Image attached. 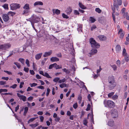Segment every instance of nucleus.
Returning <instances> with one entry per match:
<instances>
[{"label": "nucleus", "instance_id": "nucleus-1", "mask_svg": "<svg viewBox=\"0 0 129 129\" xmlns=\"http://www.w3.org/2000/svg\"><path fill=\"white\" fill-rule=\"evenodd\" d=\"M40 19V18L39 17L34 14L29 19V21L31 22L33 28L36 32L37 31V30L35 27L34 23L38 22Z\"/></svg>", "mask_w": 129, "mask_h": 129}, {"label": "nucleus", "instance_id": "nucleus-2", "mask_svg": "<svg viewBox=\"0 0 129 129\" xmlns=\"http://www.w3.org/2000/svg\"><path fill=\"white\" fill-rule=\"evenodd\" d=\"M108 81L109 83L108 86L109 89L111 90L113 89L116 86L114 77L112 76H109Z\"/></svg>", "mask_w": 129, "mask_h": 129}, {"label": "nucleus", "instance_id": "nucleus-3", "mask_svg": "<svg viewBox=\"0 0 129 129\" xmlns=\"http://www.w3.org/2000/svg\"><path fill=\"white\" fill-rule=\"evenodd\" d=\"M104 104L105 107H108L112 108L115 106V103L112 101L110 100H105L104 101Z\"/></svg>", "mask_w": 129, "mask_h": 129}, {"label": "nucleus", "instance_id": "nucleus-4", "mask_svg": "<svg viewBox=\"0 0 129 129\" xmlns=\"http://www.w3.org/2000/svg\"><path fill=\"white\" fill-rule=\"evenodd\" d=\"M89 41L92 47L97 48L100 47V45L93 38H90L89 40Z\"/></svg>", "mask_w": 129, "mask_h": 129}, {"label": "nucleus", "instance_id": "nucleus-5", "mask_svg": "<svg viewBox=\"0 0 129 129\" xmlns=\"http://www.w3.org/2000/svg\"><path fill=\"white\" fill-rule=\"evenodd\" d=\"M10 9L12 10H16L20 7V5L17 3L11 4L10 5Z\"/></svg>", "mask_w": 129, "mask_h": 129}, {"label": "nucleus", "instance_id": "nucleus-6", "mask_svg": "<svg viewBox=\"0 0 129 129\" xmlns=\"http://www.w3.org/2000/svg\"><path fill=\"white\" fill-rule=\"evenodd\" d=\"M24 9L23 11V14H26L28 13L29 12V4H26L23 7Z\"/></svg>", "mask_w": 129, "mask_h": 129}, {"label": "nucleus", "instance_id": "nucleus-7", "mask_svg": "<svg viewBox=\"0 0 129 129\" xmlns=\"http://www.w3.org/2000/svg\"><path fill=\"white\" fill-rule=\"evenodd\" d=\"M111 114L114 118H116L118 116V113L116 110L113 109L112 110Z\"/></svg>", "mask_w": 129, "mask_h": 129}, {"label": "nucleus", "instance_id": "nucleus-8", "mask_svg": "<svg viewBox=\"0 0 129 129\" xmlns=\"http://www.w3.org/2000/svg\"><path fill=\"white\" fill-rule=\"evenodd\" d=\"M39 72L40 74L42 75L45 77H46L47 78H51V77L49 75V74L45 72L44 73L42 71H40Z\"/></svg>", "mask_w": 129, "mask_h": 129}, {"label": "nucleus", "instance_id": "nucleus-9", "mask_svg": "<svg viewBox=\"0 0 129 129\" xmlns=\"http://www.w3.org/2000/svg\"><path fill=\"white\" fill-rule=\"evenodd\" d=\"M17 95L20 99H22L24 102L26 101V98L25 96L21 95L19 93H17Z\"/></svg>", "mask_w": 129, "mask_h": 129}, {"label": "nucleus", "instance_id": "nucleus-10", "mask_svg": "<svg viewBox=\"0 0 129 129\" xmlns=\"http://www.w3.org/2000/svg\"><path fill=\"white\" fill-rule=\"evenodd\" d=\"M3 18L5 21L7 22L9 20V17L8 15L5 14L3 16Z\"/></svg>", "mask_w": 129, "mask_h": 129}, {"label": "nucleus", "instance_id": "nucleus-11", "mask_svg": "<svg viewBox=\"0 0 129 129\" xmlns=\"http://www.w3.org/2000/svg\"><path fill=\"white\" fill-rule=\"evenodd\" d=\"M52 12L53 15L56 14L57 15H58L60 14V11L57 9H53L52 10Z\"/></svg>", "mask_w": 129, "mask_h": 129}, {"label": "nucleus", "instance_id": "nucleus-12", "mask_svg": "<svg viewBox=\"0 0 129 129\" xmlns=\"http://www.w3.org/2000/svg\"><path fill=\"white\" fill-rule=\"evenodd\" d=\"M52 51L51 50H50L49 52H45L44 54L43 55L44 57H46L50 55L52 53Z\"/></svg>", "mask_w": 129, "mask_h": 129}, {"label": "nucleus", "instance_id": "nucleus-13", "mask_svg": "<svg viewBox=\"0 0 129 129\" xmlns=\"http://www.w3.org/2000/svg\"><path fill=\"white\" fill-rule=\"evenodd\" d=\"M59 59L55 57H53L50 58V60L52 62L57 61H59Z\"/></svg>", "mask_w": 129, "mask_h": 129}, {"label": "nucleus", "instance_id": "nucleus-14", "mask_svg": "<svg viewBox=\"0 0 129 129\" xmlns=\"http://www.w3.org/2000/svg\"><path fill=\"white\" fill-rule=\"evenodd\" d=\"M98 52L97 50L96 49H92L90 53L89 54L91 55H93L97 53Z\"/></svg>", "mask_w": 129, "mask_h": 129}, {"label": "nucleus", "instance_id": "nucleus-15", "mask_svg": "<svg viewBox=\"0 0 129 129\" xmlns=\"http://www.w3.org/2000/svg\"><path fill=\"white\" fill-rule=\"evenodd\" d=\"M118 34L120 35V37L122 39L123 38L124 34L122 33V30L121 29L118 31Z\"/></svg>", "mask_w": 129, "mask_h": 129}, {"label": "nucleus", "instance_id": "nucleus-16", "mask_svg": "<svg viewBox=\"0 0 129 129\" xmlns=\"http://www.w3.org/2000/svg\"><path fill=\"white\" fill-rule=\"evenodd\" d=\"M78 5L79 7L82 9H85L86 8V7L81 2H79Z\"/></svg>", "mask_w": 129, "mask_h": 129}, {"label": "nucleus", "instance_id": "nucleus-17", "mask_svg": "<svg viewBox=\"0 0 129 129\" xmlns=\"http://www.w3.org/2000/svg\"><path fill=\"white\" fill-rule=\"evenodd\" d=\"M98 38L101 41H104L106 39V37L103 35L99 36H98Z\"/></svg>", "mask_w": 129, "mask_h": 129}, {"label": "nucleus", "instance_id": "nucleus-18", "mask_svg": "<svg viewBox=\"0 0 129 129\" xmlns=\"http://www.w3.org/2000/svg\"><path fill=\"white\" fill-rule=\"evenodd\" d=\"M34 5L35 6H36L38 5H43V3L41 1H37L35 2L34 4Z\"/></svg>", "mask_w": 129, "mask_h": 129}, {"label": "nucleus", "instance_id": "nucleus-19", "mask_svg": "<svg viewBox=\"0 0 129 129\" xmlns=\"http://www.w3.org/2000/svg\"><path fill=\"white\" fill-rule=\"evenodd\" d=\"M72 11V9L70 7H69L67 8L66 11L68 14H70L71 13Z\"/></svg>", "mask_w": 129, "mask_h": 129}, {"label": "nucleus", "instance_id": "nucleus-20", "mask_svg": "<svg viewBox=\"0 0 129 129\" xmlns=\"http://www.w3.org/2000/svg\"><path fill=\"white\" fill-rule=\"evenodd\" d=\"M42 53H40L37 54L35 56V58L36 59L38 60L41 57Z\"/></svg>", "mask_w": 129, "mask_h": 129}, {"label": "nucleus", "instance_id": "nucleus-21", "mask_svg": "<svg viewBox=\"0 0 129 129\" xmlns=\"http://www.w3.org/2000/svg\"><path fill=\"white\" fill-rule=\"evenodd\" d=\"M4 46V49L9 48L11 47V45L9 44H7L3 45Z\"/></svg>", "mask_w": 129, "mask_h": 129}, {"label": "nucleus", "instance_id": "nucleus-22", "mask_svg": "<svg viewBox=\"0 0 129 129\" xmlns=\"http://www.w3.org/2000/svg\"><path fill=\"white\" fill-rule=\"evenodd\" d=\"M115 8L114 7V8H112V10L113 11V13L112 14V17L113 21H114V22H115V15L114 14L115 13Z\"/></svg>", "mask_w": 129, "mask_h": 129}, {"label": "nucleus", "instance_id": "nucleus-23", "mask_svg": "<svg viewBox=\"0 0 129 129\" xmlns=\"http://www.w3.org/2000/svg\"><path fill=\"white\" fill-rule=\"evenodd\" d=\"M116 51L118 52L121 50V47L119 45H117L116 47Z\"/></svg>", "mask_w": 129, "mask_h": 129}, {"label": "nucleus", "instance_id": "nucleus-24", "mask_svg": "<svg viewBox=\"0 0 129 129\" xmlns=\"http://www.w3.org/2000/svg\"><path fill=\"white\" fill-rule=\"evenodd\" d=\"M82 24L78 25V27L77 28V30L78 31H82Z\"/></svg>", "mask_w": 129, "mask_h": 129}, {"label": "nucleus", "instance_id": "nucleus-25", "mask_svg": "<svg viewBox=\"0 0 129 129\" xmlns=\"http://www.w3.org/2000/svg\"><path fill=\"white\" fill-rule=\"evenodd\" d=\"M42 9H40L39 8H36L35 10V11L36 12L42 13L43 12L41 11Z\"/></svg>", "mask_w": 129, "mask_h": 129}, {"label": "nucleus", "instance_id": "nucleus-26", "mask_svg": "<svg viewBox=\"0 0 129 129\" xmlns=\"http://www.w3.org/2000/svg\"><path fill=\"white\" fill-rule=\"evenodd\" d=\"M108 125L109 126H113L114 125V121H109L108 123Z\"/></svg>", "mask_w": 129, "mask_h": 129}, {"label": "nucleus", "instance_id": "nucleus-27", "mask_svg": "<svg viewBox=\"0 0 129 129\" xmlns=\"http://www.w3.org/2000/svg\"><path fill=\"white\" fill-rule=\"evenodd\" d=\"M2 7H3V8L5 9L8 10L9 9L8 5L7 4H5L4 5H3Z\"/></svg>", "mask_w": 129, "mask_h": 129}, {"label": "nucleus", "instance_id": "nucleus-28", "mask_svg": "<svg viewBox=\"0 0 129 129\" xmlns=\"http://www.w3.org/2000/svg\"><path fill=\"white\" fill-rule=\"evenodd\" d=\"M89 20V21H91V22L92 23L96 21V20L95 19L91 17H90Z\"/></svg>", "mask_w": 129, "mask_h": 129}, {"label": "nucleus", "instance_id": "nucleus-29", "mask_svg": "<svg viewBox=\"0 0 129 129\" xmlns=\"http://www.w3.org/2000/svg\"><path fill=\"white\" fill-rule=\"evenodd\" d=\"M28 110V108L27 107H26L24 109V112L23 113V115L24 116L26 115V114Z\"/></svg>", "mask_w": 129, "mask_h": 129}, {"label": "nucleus", "instance_id": "nucleus-30", "mask_svg": "<svg viewBox=\"0 0 129 129\" xmlns=\"http://www.w3.org/2000/svg\"><path fill=\"white\" fill-rule=\"evenodd\" d=\"M15 14V13L12 11L9 12L8 13V15L11 16H13Z\"/></svg>", "mask_w": 129, "mask_h": 129}, {"label": "nucleus", "instance_id": "nucleus-31", "mask_svg": "<svg viewBox=\"0 0 129 129\" xmlns=\"http://www.w3.org/2000/svg\"><path fill=\"white\" fill-rule=\"evenodd\" d=\"M124 59L126 61L128 62L129 60V57L128 55L127 54L124 55Z\"/></svg>", "mask_w": 129, "mask_h": 129}, {"label": "nucleus", "instance_id": "nucleus-32", "mask_svg": "<svg viewBox=\"0 0 129 129\" xmlns=\"http://www.w3.org/2000/svg\"><path fill=\"white\" fill-rule=\"evenodd\" d=\"M59 86L61 88H62L64 87H68L67 86L66 84L64 83L60 84L59 85Z\"/></svg>", "mask_w": 129, "mask_h": 129}, {"label": "nucleus", "instance_id": "nucleus-33", "mask_svg": "<svg viewBox=\"0 0 129 129\" xmlns=\"http://www.w3.org/2000/svg\"><path fill=\"white\" fill-rule=\"evenodd\" d=\"M59 80V78L58 77H56L53 79V81L55 82H57Z\"/></svg>", "mask_w": 129, "mask_h": 129}, {"label": "nucleus", "instance_id": "nucleus-34", "mask_svg": "<svg viewBox=\"0 0 129 129\" xmlns=\"http://www.w3.org/2000/svg\"><path fill=\"white\" fill-rule=\"evenodd\" d=\"M95 11L99 13H100L101 12V10L99 8H97L95 9Z\"/></svg>", "mask_w": 129, "mask_h": 129}, {"label": "nucleus", "instance_id": "nucleus-35", "mask_svg": "<svg viewBox=\"0 0 129 129\" xmlns=\"http://www.w3.org/2000/svg\"><path fill=\"white\" fill-rule=\"evenodd\" d=\"M122 55L123 56L127 55L125 49L124 48L123 49L122 52Z\"/></svg>", "mask_w": 129, "mask_h": 129}, {"label": "nucleus", "instance_id": "nucleus-36", "mask_svg": "<svg viewBox=\"0 0 129 129\" xmlns=\"http://www.w3.org/2000/svg\"><path fill=\"white\" fill-rule=\"evenodd\" d=\"M66 80L65 79H63L62 80H60L58 81V83H64L66 81Z\"/></svg>", "mask_w": 129, "mask_h": 129}, {"label": "nucleus", "instance_id": "nucleus-37", "mask_svg": "<svg viewBox=\"0 0 129 129\" xmlns=\"http://www.w3.org/2000/svg\"><path fill=\"white\" fill-rule=\"evenodd\" d=\"M19 61L21 62L22 64H23L24 62V59L22 58H20L19 59Z\"/></svg>", "mask_w": 129, "mask_h": 129}, {"label": "nucleus", "instance_id": "nucleus-38", "mask_svg": "<svg viewBox=\"0 0 129 129\" xmlns=\"http://www.w3.org/2000/svg\"><path fill=\"white\" fill-rule=\"evenodd\" d=\"M36 118H34L30 119L28 121V123L33 121Z\"/></svg>", "mask_w": 129, "mask_h": 129}, {"label": "nucleus", "instance_id": "nucleus-39", "mask_svg": "<svg viewBox=\"0 0 129 129\" xmlns=\"http://www.w3.org/2000/svg\"><path fill=\"white\" fill-rule=\"evenodd\" d=\"M14 64H15L18 68H19L21 67L20 64L18 62H15Z\"/></svg>", "mask_w": 129, "mask_h": 129}, {"label": "nucleus", "instance_id": "nucleus-40", "mask_svg": "<svg viewBox=\"0 0 129 129\" xmlns=\"http://www.w3.org/2000/svg\"><path fill=\"white\" fill-rule=\"evenodd\" d=\"M37 85V84L35 83H33L32 84L30 83V85L31 87H35Z\"/></svg>", "mask_w": 129, "mask_h": 129}, {"label": "nucleus", "instance_id": "nucleus-41", "mask_svg": "<svg viewBox=\"0 0 129 129\" xmlns=\"http://www.w3.org/2000/svg\"><path fill=\"white\" fill-rule=\"evenodd\" d=\"M118 97L117 95H115L112 96V99L113 100H115L117 99Z\"/></svg>", "mask_w": 129, "mask_h": 129}, {"label": "nucleus", "instance_id": "nucleus-42", "mask_svg": "<svg viewBox=\"0 0 129 129\" xmlns=\"http://www.w3.org/2000/svg\"><path fill=\"white\" fill-rule=\"evenodd\" d=\"M62 16L64 18L68 19L69 18V17L64 13H63L62 14Z\"/></svg>", "mask_w": 129, "mask_h": 129}, {"label": "nucleus", "instance_id": "nucleus-43", "mask_svg": "<svg viewBox=\"0 0 129 129\" xmlns=\"http://www.w3.org/2000/svg\"><path fill=\"white\" fill-rule=\"evenodd\" d=\"M114 92H112L111 93H109L108 94V96L110 98L114 95Z\"/></svg>", "mask_w": 129, "mask_h": 129}, {"label": "nucleus", "instance_id": "nucleus-44", "mask_svg": "<svg viewBox=\"0 0 129 129\" xmlns=\"http://www.w3.org/2000/svg\"><path fill=\"white\" fill-rule=\"evenodd\" d=\"M25 63L27 64V66L28 67H29L30 66L29 61L28 59H26L25 61Z\"/></svg>", "mask_w": 129, "mask_h": 129}, {"label": "nucleus", "instance_id": "nucleus-45", "mask_svg": "<svg viewBox=\"0 0 129 129\" xmlns=\"http://www.w3.org/2000/svg\"><path fill=\"white\" fill-rule=\"evenodd\" d=\"M62 70L64 72H65L67 74H69L70 73L69 71L66 69H62Z\"/></svg>", "mask_w": 129, "mask_h": 129}, {"label": "nucleus", "instance_id": "nucleus-46", "mask_svg": "<svg viewBox=\"0 0 129 129\" xmlns=\"http://www.w3.org/2000/svg\"><path fill=\"white\" fill-rule=\"evenodd\" d=\"M38 125V124H30L29 125V126H31L33 128H34L36 126H37Z\"/></svg>", "mask_w": 129, "mask_h": 129}, {"label": "nucleus", "instance_id": "nucleus-47", "mask_svg": "<svg viewBox=\"0 0 129 129\" xmlns=\"http://www.w3.org/2000/svg\"><path fill=\"white\" fill-rule=\"evenodd\" d=\"M91 105L89 104H88L87 105V107L86 109V110L88 111L89 110L90 108Z\"/></svg>", "mask_w": 129, "mask_h": 129}, {"label": "nucleus", "instance_id": "nucleus-48", "mask_svg": "<svg viewBox=\"0 0 129 129\" xmlns=\"http://www.w3.org/2000/svg\"><path fill=\"white\" fill-rule=\"evenodd\" d=\"M74 13L75 15H79V13L78 11L77 10H75L74 11Z\"/></svg>", "mask_w": 129, "mask_h": 129}, {"label": "nucleus", "instance_id": "nucleus-49", "mask_svg": "<svg viewBox=\"0 0 129 129\" xmlns=\"http://www.w3.org/2000/svg\"><path fill=\"white\" fill-rule=\"evenodd\" d=\"M88 123V121L86 119H84L83 121V124L86 126H87V124Z\"/></svg>", "mask_w": 129, "mask_h": 129}, {"label": "nucleus", "instance_id": "nucleus-50", "mask_svg": "<svg viewBox=\"0 0 129 129\" xmlns=\"http://www.w3.org/2000/svg\"><path fill=\"white\" fill-rule=\"evenodd\" d=\"M7 90L6 89H0V93H1L2 92H7Z\"/></svg>", "mask_w": 129, "mask_h": 129}, {"label": "nucleus", "instance_id": "nucleus-51", "mask_svg": "<svg viewBox=\"0 0 129 129\" xmlns=\"http://www.w3.org/2000/svg\"><path fill=\"white\" fill-rule=\"evenodd\" d=\"M60 118L59 117H57L55 118V121L56 122H58L60 120Z\"/></svg>", "mask_w": 129, "mask_h": 129}, {"label": "nucleus", "instance_id": "nucleus-52", "mask_svg": "<svg viewBox=\"0 0 129 129\" xmlns=\"http://www.w3.org/2000/svg\"><path fill=\"white\" fill-rule=\"evenodd\" d=\"M47 92L46 93V96H48L50 92V89L48 88L47 89Z\"/></svg>", "mask_w": 129, "mask_h": 129}, {"label": "nucleus", "instance_id": "nucleus-53", "mask_svg": "<svg viewBox=\"0 0 129 129\" xmlns=\"http://www.w3.org/2000/svg\"><path fill=\"white\" fill-rule=\"evenodd\" d=\"M114 7L115 8H116L117 9V10L118 9V6L117 4H116V3H114Z\"/></svg>", "mask_w": 129, "mask_h": 129}, {"label": "nucleus", "instance_id": "nucleus-54", "mask_svg": "<svg viewBox=\"0 0 129 129\" xmlns=\"http://www.w3.org/2000/svg\"><path fill=\"white\" fill-rule=\"evenodd\" d=\"M112 67L114 71L116 70H117V67L115 65H113L112 66Z\"/></svg>", "mask_w": 129, "mask_h": 129}, {"label": "nucleus", "instance_id": "nucleus-55", "mask_svg": "<svg viewBox=\"0 0 129 129\" xmlns=\"http://www.w3.org/2000/svg\"><path fill=\"white\" fill-rule=\"evenodd\" d=\"M6 84V82L3 81H0V85H3Z\"/></svg>", "mask_w": 129, "mask_h": 129}, {"label": "nucleus", "instance_id": "nucleus-56", "mask_svg": "<svg viewBox=\"0 0 129 129\" xmlns=\"http://www.w3.org/2000/svg\"><path fill=\"white\" fill-rule=\"evenodd\" d=\"M102 69L101 68V66H100L99 67V69H98L97 70L96 72L98 74V73H100L101 71L102 70Z\"/></svg>", "mask_w": 129, "mask_h": 129}, {"label": "nucleus", "instance_id": "nucleus-57", "mask_svg": "<svg viewBox=\"0 0 129 129\" xmlns=\"http://www.w3.org/2000/svg\"><path fill=\"white\" fill-rule=\"evenodd\" d=\"M29 70V68H28L24 67V71L26 72H28V71Z\"/></svg>", "mask_w": 129, "mask_h": 129}, {"label": "nucleus", "instance_id": "nucleus-58", "mask_svg": "<svg viewBox=\"0 0 129 129\" xmlns=\"http://www.w3.org/2000/svg\"><path fill=\"white\" fill-rule=\"evenodd\" d=\"M117 3L118 5H121L122 4L121 0H117Z\"/></svg>", "mask_w": 129, "mask_h": 129}, {"label": "nucleus", "instance_id": "nucleus-59", "mask_svg": "<svg viewBox=\"0 0 129 129\" xmlns=\"http://www.w3.org/2000/svg\"><path fill=\"white\" fill-rule=\"evenodd\" d=\"M17 85L16 84L13 85L12 86L10 87V88H15L17 87Z\"/></svg>", "mask_w": 129, "mask_h": 129}, {"label": "nucleus", "instance_id": "nucleus-60", "mask_svg": "<svg viewBox=\"0 0 129 129\" xmlns=\"http://www.w3.org/2000/svg\"><path fill=\"white\" fill-rule=\"evenodd\" d=\"M77 106H78V105H77V103H75L73 105V107L75 109H76L77 108Z\"/></svg>", "mask_w": 129, "mask_h": 129}, {"label": "nucleus", "instance_id": "nucleus-61", "mask_svg": "<svg viewBox=\"0 0 129 129\" xmlns=\"http://www.w3.org/2000/svg\"><path fill=\"white\" fill-rule=\"evenodd\" d=\"M96 27V26L95 25H93L91 27V30H92L94 29H95Z\"/></svg>", "mask_w": 129, "mask_h": 129}, {"label": "nucleus", "instance_id": "nucleus-62", "mask_svg": "<svg viewBox=\"0 0 129 129\" xmlns=\"http://www.w3.org/2000/svg\"><path fill=\"white\" fill-rule=\"evenodd\" d=\"M87 98L88 99V101H90L91 100V96L90 94H89L87 95Z\"/></svg>", "mask_w": 129, "mask_h": 129}, {"label": "nucleus", "instance_id": "nucleus-63", "mask_svg": "<svg viewBox=\"0 0 129 129\" xmlns=\"http://www.w3.org/2000/svg\"><path fill=\"white\" fill-rule=\"evenodd\" d=\"M125 10L126 9L125 8H123L121 10V12L122 13H125Z\"/></svg>", "mask_w": 129, "mask_h": 129}, {"label": "nucleus", "instance_id": "nucleus-64", "mask_svg": "<svg viewBox=\"0 0 129 129\" xmlns=\"http://www.w3.org/2000/svg\"><path fill=\"white\" fill-rule=\"evenodd\" d=\"M127 4L128 2L127 1H125L123 2V4L124 6L126 7L127 6Z\"/></svg>", "mask_w": 129, "mask_h": 129}]
</instances>
